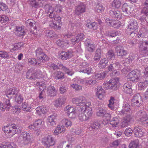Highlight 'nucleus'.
Masks as SVG:
<instances>
[{"instance_id":"nucleus-1","label":"nucleus","mask_w":148,"mask_h":148,"mask_svg":"<svg viewBox=\"0 0 148 148\" xmlns=\"http://www.w3.org/2000/svg\"><path fill=\"white\" fill-rule=\"evenodd\" d=\"M104 86L107 85L110 89L113 90H116L118 89L120 86L119 83L117 78H113L110 79L109 82H106V83L103 84Z\"/></svg>"},{"instance_id":"nucleus-2","label":"nucleus","mask_w":148,"mask_h":148,"mask_svg":"<svg viewBox=\"0 0 148 148\" xmlns=\"http://www.w3.org/2000/svg\"><path fill=\"white\" fill-rule=\"evenodd\" d=\"M42 143L45 146L48 148H53L55 144L54 138L49 135L42 138Z\"/></svg>"},{"instance_id":"nucleus-3","label":"nucleus","mask_w":148,"mask_h":148,"mask_svg":"<svg viewBox=\"0 0 148 148\" xmlns=\"http://www.w3.org/2000/svg\"><path fill=\"white\" fill-rule=\"evenodd\" d=\"M141 97L140 95L139 94H136L133 96L131 99V105L133 107H139L141 105Z\"/></svg>"},{"instance_id":"nucleus-4","label":"nucleus","mask_w":148,"mask_h":148,"mask_svg":"<svg viewBox=\"0 0 148 148\" xmlns=\"http://www.w3.org/2000/svg\"><path fill=\"white\" fill-rule=\"evenodd\" d=\"M140 75L136 71L133 70L127 75V77L128 81H138L139 79Z\"/></svg>"},{"instance_id":"nucleus-5","label":"nucleus","mask_w":148,"mask_h":148,"mask_svg":"<svg viewBox=\"0 0 148 148\" xmlns=\"http://www.w3.org/2000/svg\"><path fill=\"white\" fill-rule=\"evenodd\" d=\"M84 38V35L83 33L78 34L76 37L73 36L71 39L72 44L75 45L80 41L83 40Z\"/></svg>"},{"instance_id":"nucleus-6","label":"nucleus","mask_w":148,"mask_h":148,"mask_svg":"<svg viewBox=\"0 0 148 148\" xmlns=\"http://www.w3.org/2000/svg\"><path fill=\"white\" fill-rule=\"evenodd\" d=\"M80 97H82V100L80 101V102H79L78 106L80 107V109L79 110V111L84 110L85 108L87 106H89L91 105V103L89 102H87L86 99L83 96H80Z\"/></svg>"},{"instance_id":"nucleus-7","label":"nucleus","mask_w":148,"mask_h":148,"mask_svg":"<svg viewBox=\"0 0 148 148\" xmlns=\"http://www.w3.org/2000/svg\"><path fill=\"white\" fill-rule=\"evenodd\" d=\"M86 5L82 2H80L79 5L76 7L75 13L77 15L84 12H85Z\"/></svg>"},{"instance_id":"nucleus-8","label":"nucleus","mask_w":148,"mask_h":148,"mask_svg":"<svg viewBox=\"0 0 148 148\" xmlns=\"http://www.w3.org/2000/svg\"><path fill=\"white\" fill-rule=\"evenodd\" d=\"M28 3L32 8H38L43 5L40 0H29Z\"/></svg>"},{"instance_id":"nucleus-9","label":"nucleus","mask_w":148,"mask_h":148,"mask_svg":"<svg viewBox=\"0 0 148 148\" xmlns=\"http://www.w3.org/2000/svg\"><path fill=\"white\" fill-rule=\"evenodd\" d=\"M148 116V115H147L146 112L140 110L136 113V116L138 118V121L142 123L146 120V119Z\"/></svg>"},{"instance_id":"nucleus-10","label":"nucleus","mask_w":148,"mask_h":148,"mask_svg":"<svg viewBox=\"0 0 148 148\" xmlns=\"http://www.w3.org/2000/svg\"><path fill=\"white\" fill-rule=\"evenodd\" d=\"M115 50L118 56L123 57L126 56L127 53L126 51L121 46H118L115 48Z\"/></svg>"},{"instance_id":"nucleus-11","label":"nucleus","mask_w":148,"mask_h":148,"mask_svg":"<svg viewBox=\"0 0 148 148\" xmlns=\"http://www.w3.org/2000/svg\"><path fill=\"white\" fill-rule=\"evenodd\" d=\"M11 106V104L9 99H6L3 103L0 102V110L3 111H4L5 110H9Z\"/></svg>"},{"instance_id":"nucleus-12","label":"nucleus","mask_w":148,"mask_h":148,"mask_svg":"<svg viewBox=\"0 0 148 148\" xmlns=\"http://www.w3.org/2000/svg\"><path fill=\"white\" fill-rule=\"evenodd\" d=\"M38 23L32 20L30 26L32 27L30 32V34H33L34 35H38L36 29L38 25Z\"/></svg>"},{"instance_id":"nucleus-13","label":"nucleus","mask_w":148,"mask_h":148,"mask_svg":"<svg viewBox=\"0 0 148 148\" xmlns=\"http://www.w3.org/2000/svg\"><path fill=\"white\" fill-rule=\"evenodd\" d=\"M132 118V116L130 114H127L122 120L121 124V127H124L127 126Z\"/></svg>"},{"instance_id":"nucleus-14","label":"nucleus","mask_w":148,"mask_h":148,"mask_svg":"<svg viewBox=\"0 0 148 148\" xmlns=\"http://www.w3.org/2000/svg\"><path fill=\"white\" fill-rule=\"evenodd\" d=\"M122 10L124 12L125 15L127 16L130 14L133 11V9L129 5H128L127 3H125L123 5Z\"/></svg>"},{"instance_id":"nucleus-15","label":"nucleus","mask_w":148,"mask_h":148,"mask_svg":"<svg viewBox=\"0 0 148 148\" xmlns=\"http://www.w3.org/2000/svg\"><path fill=\"white\" fill-rule=\"evenodd\" d=\"M42 121L40 120H38L34 123L31 124L29 126V128L32 130L36 131L39 129L41 125Z\"/></svg>"},{"instance_id":"nucleus-16","label":"nucleus","mask_w":148,"mask_h":148,"mask_svg":"<svg viewBox=\"0 0 148 148\" xmlns=\"http://www.w3.org/2000/svg\"><path fill=\"white\" fill-rule=\"evenodd\" d=\"M107 24L115 28H117L119 27V22L117 20H110L108 18L105 20Z\"/></svg>"},{"instance_id":"nucleus-17","label":"nucleus","mask_w":148,"mask_h":148,"mask_svg":"<svg viewBox=\"0 0 148 148\" xmlns=\"http://www.w3.org/2000/svg\"><path fill=\"white\" fill-rule=\"evenodd\" d=\"M47 92L48 95L52 97L56 95L57 90L53 86H50L47 87Z\"/></svg>"},{"instance_id":"nucleus-18","label":"nucleus","mask_w":148,"mask_h":148,"mask_svg":"<svg viewBox=\"0 0 148 148\" xmlns=\"http://www.w3.org/2000/svg\"><path fill=\"white\" fill-rule=\"evenodd\" d=\"M20 137L25 144H26L30 140V136L29 133L26 132H22L21 135Z\"/></svg>"},{"instance_id":"nucleus-19","label":"nucleus","mask_w":148,"mask_h":148,"mask_svg":"<svg viewBox=\"0 0 148 148\" xmlns=\"http://www.w3.org/2000/svg\"><path fill=\"white\" fill-rule=\"evenodd\" d=\"M123 109L121 112V115H126L129 114L128 113L130 112V111L131 110V106L129 104L127 103L124 104L123 106Z\"/></svg>"},{"instance_id":"nucleus-20","label":"nucleus","mask_w":148,"mask_h":148,"mask_svg":"<svg viewBox=\"0 0 148 148\" xmlns=\"http://www.w3.org/2000/svg\"><path fill=\"white\" fill-rule=\"evenodd\" d=\"M143 129L140 127H135L134 129V132L137 137L142 136L143 134Z\"/></svg>"},{"instance_id":"nucleus-21","label":"nucleus","mask_w":148,"mask_h":148,"mask_svg":"<svg viewBox=\"0 0 148 148\" xmlns=\"http://www.w3.org/2000/svg\"><path fill=\"white\" fill-rule=\"evenodd\" d=\"M123 91L128 94H131L132 93V90L131 88V84L129 83H126L123 86Z\"/></svg>"},{"instance_id":"nucleus-22","label":"nucleus","mask_w":148,"mask_h":148,"mask_svg":"<svg viewBox=\"0 0 148 148\" xmlns=\"http://www.w3.org/2000/svg\"><path fill=\"white\" fill-rule=\"evenodd\" d=\"M17 93L18 90L17 89L13 87L10 89L7 92L6 95L8 98H11L12 97H15V96L17 95Z\"/></svg>"},{"instance_id":"nucleus-23","label":"nucleus","mask_w":148,"mask_h":148,"mask_svg":"<svg viewBox=\"0 0 148 148\" xmlns=\"http://www.w3.org/2000/svg\"><path fill=\"white\" fill-rule=\"evenodd\" d=\"M138 25L137 22L136 21H131L128 25L127 30L136 31L138 29Z\"/></svg>"},{"instance_id":"nucleus-24","label":"nucleus","mask_w":148,"mask_h":148,"mask_svg":"<svg viewBox=\"0 0 148 148\" xmlns=\"http://www.w3.org/2000/svg\"><path fill=\"white\" fill-rule=\"evenodd\" d=\"M72 56V53L70 51H62L60 53V58L62 60H65L71 58Z\"/></svg>"},{"instance_id":"nucleus-25","label":"nucleus","mask_w":148,"mask_h":148,"mask_svg":"<svg viewBox=\"0 0 148 148\" xmlns=\"http://www.w3.org/2000/svg\"><path fill=\"white\" fill-rule=\"evenodd\" d=\"M81 112H84V114L86 116L88 120L92 116V109L89 106H87L85 109L83 110H81Z\"/></svg>"},{"instance_id":"nucleus-26","label":"nucleus","mask_w":148,"mask_h":148,"mask_svg":"<svg viewBox=\"0 0 148 148\" xmlns=\"http://www.w3.org/2000/svg\"><path fill=\"white\" fill-rule=\"evenodd\" d=\"M146 16L143 15L140 18V22L142 25V27L147 29L148 28V23L147 22L146 19Z\"/></svg>"},{"instance_id":"nucleus-27","label":"nucleus","mask_w":148,"mask_h":148,"mask_svg":"<svg viewBox=\"0 0 148 148\" xmlns=\"http://www.w3.org/2000/svg\"><path fill=\"white\" fill-rule=\"evenodd\" d=\"M15 30V34L18 36L20 37L24 35V30L21 27H16Z\"/></svg>"},{"instance_id":"nucleus-28","label":"nucleus","mask_w":148,"mask_h":148,"mask_svg":"<svg viewBox=\"0 0 148 148\" xmlns=\"http://www.w3.org/2000/svg\"><path fill=\"white\" fill-rule=\"evenodd\" d=\"M110 14L112 17L115 18H120L121 16V13L119 11H110Z\"/></svg>"},{"instance_id":"nucleus-29","label":"nucleus","mask_w":148,"mask_h":148,"mask_svg":"<svg viewBox=\"0 0 148 148\" xmlns=\"http://www.w3.org/2000/svg\"><path fill=\"white\" fill-rule=\"evenodd\" d=\"M45 36L52 38H55L57 36L56 34L53 30L48 29L45 31Z\"/></svg>"},{"instance_id":"nucleus-30","label":"nucleus","mask_w":148,"mask_h":148,"mask_svg":"<svg viewBox=\"0 0 148 148\" xmlns=\"http://www.w3.org/2000/svg\"><path fill=\"white\" fill-rule=\"evenodd\" d=\"M108 60L106 58H104L101 59L98 64V66L100 69L105 68L107 65Z\"/></svg>"},{"instance_id":"nucleus-31","label":"nucleus","mask_w":148,"mask_h":148,"mask_svg":"<svg viewBox=\"0 0 148 148\" xmlns=\"http://www.w3.org/2000/svg\"><path fill=\"white\" fill-rule=\"evenodd\" d=\"M59 69H61L68 75H72L73 73V72L72 70H69L68 68L60 64L59 65Z\"/></svg>"},{"instance_id":"nucleus-32","label":"nucleus","mask_w":148,"mask_h":148,"mask_svg":"<svg viewBox=\"0 0 148 148\" xmlns=\"http://www.w3.org/2000/svg\"><path fill=\"white\" fill-rule=\"evenodd\" d=\"M139 142L138 139L132 141L130 143L129 148H139Z\"/></svg>"},{"instance_id":"nucleus-33","label":"nucleus","mask_w":148,"mask_h":148,"mask_svg":"<svg viewBox=\"0 0 148 148\" xmlns=\"http://www.w3.org/2000/svg\"><path fill=\"white\" fill-rule=\"evenodd\" d=\"M61 24H58L56 21H53L50 22L49 26L51 28L56 30H59L61 28Z\"/></svg>"},{"instance_id":"nucleus-34","label":"nucleus","mask_w":148,"mask_h":148,"mask_svg":"<svg viewBox=\"0 0 148 148\" xmlns=\"http://www.w3.org/2000/svg\"><path fill=\"white\" fill-rule=\"evenodd\" d=\"M9 134H10L11 136L14 135L18 132V129L16 125L14 124L11 125L10 129Z\"/></svg>"},{"instance_id":"nucleus-35","label":"nucleus","mask_w":148,"mask_h":148,"mask_svg":"<svg viewBox=\"0 0 148 148\" xmlns=\"http://www.w3.org/2000/svg\"><path fill=\"white\" fill-rule=\"evenodd\" d=\"M36 110L37 114L39 115L41 113H45L47 111L46 107L43 106L37 107L36 109Z\"/></svg>"},{"instance_id":"nucleus-36","label":"nucleus","mask_w":148,"mask_h":148,"mask_svg":"<svg viewBox=\"0 0 148 148\" xmlns=\"http://www.w3.org/2000/svg\"><path fill=\"white\" fill-rule=\"evenodd\" d=\"M57 116L56 115L53 114L49 116L48 120L49 123L52 126H54L56 125L55 120L56 119Z\"/></svg>"},{"instance_id":"nucleus-37","label":"nucleus","mask_w":148,"mask_h":148,"mask_svg":"<svg viewBox=\"0 0 148 148\" xmlns=\"http://www.w3.org/2000/svg\"><path fill=\"white\" fill-rule=\"evenodd\" d=\"M101 50L100 49H97L93 59L95 61H98L100 60L101 58Z\"/></svg>"},{"instance_id":"nucleus-38","label":"nucleus","mask_w":148,"mask_h":148,"mask_svg":"<svg viewBox=\"0 0 148 148\" xmlns=\"http://www.w3.org/2000/svg\"><path fill=\"white\" fill-rule=\"evenodd\" d=\"M107 73V71H104L100 73H96L95 75V78L96 79H102L105 77Z\"/></svg>"},{"instance_id":"nucleus-39","label":"nucleus","mask_w":148,"mask_h":148,"mask_svg":"<svg viewBox=\"0 0 148 148\" xmlns=\"http://www.w3.org/2000/svg\"><path fill=\"white\" fill-rule=\"evenodd\" d=\"M140 48L143 49L142 50L145 51L146 53V51L147 49V47L148 46V41H143L140 42Z\"/></svg>"},{"instance_id":"nucleus-40","label":"nucleus","mask_w":148,"mask_h":148,"mask_svg":"<svg viewBox=\"0 0 148 148\" xmlns=\"http://www.w3.org/2000/svg\"><path fill=\"white\" fill-rule=\"evenodd\" d=\"M0 148H16V147L13 143H7L4 144H0Z\"/></svg>"},{"instance_id":"nucleus-41","label":"nucleus","mask_w":148,"mask_h":148,"mask_svg":"<svg viewBox=\"0 0 148 148\" xmlns=\"http://www.w3.org/2000/svg\"><path fill=\"white\" fill-rule=\"evenodd\" d=\"M111 4L113 7L118 8L121 6V0H114L112 2Z\"/></svg>"},{"instance_id":"nucleus-42","label":"nucleus","mask_w":148,"mask_h":148,"mask_svg":"<svg viewBox=\"0 0 148 148\" xmlns=\"http://www.w3.org/2000/svg\"><path fill=\"white\" fill-rule=\"evenodd\" d=\"M119 123V120L118 118L116 117L113 118L110 121V124L114 127H116Z\"/></svg>"},{"instance_id":"nucleus-43","label":"nucleus","mask_w":148,"mask_h":148,"mask_svg":"<svg viewBox=\"0 0 148 148\" xmlns=\"http://www.w3.org/2000/svg\"><path fill=\"white\" fill-rule=\"evenodd\" d=\"M54 75L57 79H62L64 78V73L60 71H56L55 72Z\"/></svg>"},{"instance_id":"nucleus-44","label":"nucleus","mask_w":148,"mask_h":148,"mask_svg":"<svg viewBox=\"0 0 148 148\" xmlns=\"http://www.w3.org/2000/svg\"><path fill=\"white\" fill-rule=\"evenodd\" d=\"M106 56L108 59L109 60H114L115 58L114 52L112 50L109 51L106 53Z\"/></svg>"},{"instance_id":"nucleus-45","label":"nucleus","mask_w":148,"mask_h":148,"mask_svg":"<svg viewBox=\"0 0 148 148\" xmlns=\"http://www.w3.org/2000/svg\"><path fill=\"white\" fill-rule=\"evenodd\" d=\"M86 26L90 29L95 30L97 28V25L95 22H92L91 23H87Z\"/></svg>"},{"instance_id":"nucleus-46","label":"nucleus","mask_w":148,"mask_h":148,"mask_svg":"<svg viewBox=\"0 0 148 148\" xmlns=\"http://www.w3.org/2000/svg\"><path fill=\"white\" fill-rule=\"evenodd\" d=\"M71 86L73 89L77 91H82V86L78 84H73L71 85Z\"/></svg>"},{"instance_id":"nucleus-47","label":"nucleus","mask_w":148,"mask_h":148,"mask_svg":"<svg viewBox=\"0 0 148 148\" xmlns=\"http://www.w3.org/2000/svg\"><path fill=\"white\" fill-rule=\"evenodd\" d=\"M86 83L88 84L93 86L97 83V81L95 79H93L91 78H86L85 80Z\"/></svg>"},{"instance_id":"nucleus-48","label":"nucleus","mask_w":148,"mask_h":148,"mask_svg":"<svg viewBox=\"0 0 148 148\" xmlns=\"http://www.w3.org/2000/svg\"><path fill=\"white\" fill-rule=\"evenodd\" d=\"M119 64V62H116V63H113L110 64L108 67V70L109 71H112L114 70V69H116L117 68L116 67L118 66Z\"/></svg>"},{"instance_id":"nucleus-49","label":"nucleus","mask_w":148,"mask_h":148,"mask_svg":"<svg viewBox=\"0 0 148 148\" xmlns=\"http://www.w3.org/2000/svg\"><path fill=\"white\" fill-rule=\"evenodd\" d=\"M100 126V123L98 120H95L93 121L91 125V127L93 129H97Z\"/></svg>"},{"instance_id":"nucleus-50","label":"nucleus","mask_w":148,"mask_h":148,"mask_svg":"<svg viewBox=\"0 0 148 148\" xmlns=\"http://www.w3.org/2000/svg\"><path fill=\"white\" fill-rule=\"evenodd\" d=\"M133 132H134V130L133 131L131 128L129 127L126 128L125 129L124 133L126 136L129 137L132 135Z\"/></svg>"},{"instance_id":"nucleus-51","label":"nucleus","mask_w":148,"mask_h":148,"mask_svg":"<svg viewBox=\"0 0 148 148\" xmlns=\"http://www.w3.org/2000/svg\"><path fill=\"white\" fill-rule=\"evenodd\" d=\"M82 100V97H80V96L78 97L73 98L72 99V102L74 104H75L77 106H78L79 104V102H80V101Z\"/></svg>"},{"instance_id":"nucleus-52","label":"nucleus","mask_w":148,"mask_h":148,"mask_svg":"<svg viewBox=\"0 0 148 148\" xmlns=\"http://www.w3.org/2000/svg\"><path fill=\"white\" fill-rule=\"evenodd\" d=\"M95 8V11L98 12H101L104 10V8L103 5L99 3H97L96 4Z\"/></svg>"},{"instance_id":"nucleus-53","label":"nucleus","mask_w":148,"mask_h":148,"mask_svg":"<svg viewBox=\"0 0 148 148\" xmlns=\"http://www.w3.org/2000/svg\"><path fill=\"white\" fill-rule=\"evenodd\" d=\"M83 112H82L81 113H79L78 115L79 119L82 121H85L88 120L84 113H83Z\"/></svg>"},{"instance_id":"nucleus-54","label":"nucleus","mask_w":148,"mask_h":148,"mask_svg":"<svg viewBox=\"0 0 148 148\" xmlns=\"http://www.w3.org/2000/svg\"><path fill=\"white\" fill-rule=\"evenodd\" d=\"M22 108L23 110L26 111H29L31 108L28 106L27 103L24 102L22 105Z\"/></svg>"},{"instance_id":"nucleus-55","label":"nucleus","mask_w":148,"mask_h":148,"mask_svg":"<svg viewBox=\"0 0 148 148\" xmlns=\"http://www.w3.org/2000/svg\"><path fill=\"white\" fill-rule=\"evenodd\" d=\"M127 34L129 35L131 37L133 38L137 35V31H132L127 30Z\"/></svg>"},{"instance_id":"nucleus-56","label":"nucleus","mask_w":148,"mask_h":148,"mask_svg":"<svg viewBox=\"0 0 148 148\" xmlns=\"http://www.w3.org/2000/svg\"><path fill=\"white\" fill-rule=\"evenodd\" d=\"M147 29H146L143 28H141L140 30L139 31L138 34H137L136 36L138 37L139 38L140 37H143L144 36V33L146 32Z\"/></svg>"},{"instance_id":"nucleus-57","label":"nucleus","mask_w":148,"mask_h":148,"mask_svg":"<svg viewBox=\"0 0 148 148\" xmlns=\"http://www.w3.org/2000/svg\"><path fill=\"white\" fill-rule=\"evenodd\" d=\"M87 47L88 51L90 52H93L95 50V47L92 43L87 46Z\"/></svg>"},{"instance_id":"nucleus-58","label":"nucleus","mask_w":148,"mask_h":148,"mask_svg":"<svg viewBox=\"0 0 148 148\" xmlns=\"http://www.w3.org/2000/svg\"><path fill=\"white\" fill-rule=\"evenodd\" d=\"M36 56L38 58L40 56L44 54L42 49L40 48H38L35 51Z\"/></svg>"},{"instance_id":"nucleus-59","label":"nucleus","mask_w":148,"mask_h":148,"mask_svg":"<svg viewBox=\"0 0 148 148\" xmlns=\"http://www.w3.org/2000/svg\"><path fill=\"white\" fill-rule=\"evenodd\" d=\"M120 142L118 140H116L110 144V146L112 147L116 148L120 144Z\"/></svg>"},{"instance_id":"nucleus-60","label":"nucleus","mask_w":148,"mask_h":148,"mask_svg":"<svg viewBox=\"0 0 148 148\" xmlns=\"http://www.w3.org/2000/svg\"><path fill=\"white\" fill-rule=\"evenodd\" d=\"M13 113L16 114H18L20 111V109L17 106H13L12 109Z\"/></svg>"},{"instance_id":"nucleus-61","label":"nucleus","mask_w":148,"mask_h":148,"mask_svg":"<svg viewBox=\"0 0 148 148\" xmlns=\"http://www.w3.org/2000/svg\"><path fill=\"white\" fill-rule=\"evenodd\" d=\"M15 101L16 102L20 104L23 101V98L22 96L21 95H19L18 96H15Z\"/></svg>"},{"instance_id":"nucleus-62","label":"nucleus","mask_w":148,"mask_h":148,"mask_svg":"<svg viewBox=\"0 0 148 148\" xmlns=\"http://www.w3.org/2000/svg\"><path fill=\"white\" fill-rule=\"evenodd\" d=\"M22 44L21 42L15 44H14L13 47L12 48V49L14 50H18L20 47H22Z\"/></svg>"},{"instance_id":"nucleus-63","label":"nucleus","mask_w":148,"mask_h":148,"mask_svg":"<svg viewBox=\"0 0 148 148\" xmlns=\"http://www.w3.org/2000/svg\"><path fill=\"white\" fill-rule=\"evenodd\" d=\"M65 110L67 111L68 114L75 112L74 108L69 106H67L65 108Z\"/></svg>"},{"instance_id":"nucleus-64","label":"nucleus","mask_w":148,"mask_h":148,"mask_svg":"<svg viewBox=\"0 0 148 148\" xmlns=\"http://www.w3.org/2000/svg\"><path fill=\"white\" fill-rule=\"evenodd\" d=\"M92 69L91 68L88 67L82 70H80V72H82L84 73H86L88 74L89 75L91 73Z\"/></svg>"}]
</instances>
